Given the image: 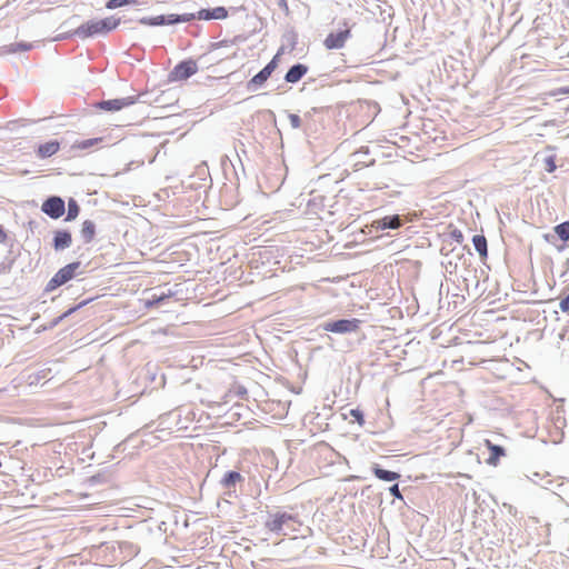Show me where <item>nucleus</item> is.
I'll use <instances>...</instances> for the list:
<instances>
[{
    "instance_id": "c85d7f7f",
    "label": "nucleus",
    "mask_w": 569,
    "mask_h": 569,
    "mask_svg": "<svg viewBox=\"0 0 569 569\" xmlns=\"http://www.w3.org/2000/svg\"><path fill=\"white\" fill-rule=\"evenodd\" d=\"M287 46L290 50H293L298 43V34L295 31H290L283 36Z\"/></svg>"
},
{
    "instance_id": "9b49d317",
    "label": "nucleus",
    "mask_w": 569,
    "mask_h": 569,
    "mask_svg": "<svg viewBox=\"0 0 569 569\" xmlns=\"http://www.w3.org/2000/svg\"><path fill=\"white\" fill-rule=\"evenodd\" d=\"M186 17L190 18V21L199 19V20H223L228 18L229 12L226 7H216V8H208V9H200L199 11L194 13H184Z\"/></svg>"
},
{
    "instance_id": "2f4dec72",
    "label": "nucleus",
    "mask_w": 569,
    "mask_h": 569,
    "mask_svg": "<svg viewBox=\"0 0 569 569\" xmlns=\"http://www.w3.org/2000/svg\"><path fill=\"white\" fill-rule=\"evenodd\" d=\"M236 40H221V41H218V42H212L209 47V50L210 51H213V50H217L219 48H222V47H229V46H232Z\"/></svg>"
},
{
    "instance_id": "72a5a7b5",
    "label": "nucleus",
    "mask_w": 569,
    "mask_h": 569,
    "mask_svg": "<svg viewBox=\"0 0 569 569\" xmlns=\"http://www.w3.org/2000/svg\"><path fill=\"white\" fill-rule=\"evenodd\" d=\"M389 492L390 495L396 498V499H400L402 500L403 497L400 492V489H399V485L398 483H393L390 488H389Z\"/></svg>"
},
{
    "instance_id": "4be33fe9",
    "label": "nucleus",
    "mask_w": 569,
    "mask_h": 569,
    "mask_svg": "<svg viewBox=\"0 0 569 569\" xmlns=\"http://www.w3.org/2000/svg\"><path fill=\"white\" fill-rule=\"evenodd\" d=\"M80 212V207L73 198H69L66 221L74 220Z\"/></svg>"
},
{
    "instance_id": "39448f33",
    "label": "nucleus",
    "mask_w": 569,
    "mask_h": 569,
    "mask_svg": "<svg viewBox=\"0 0 569 569\" xmlns=\"http://www.w3.org/2000/svg\"><path fill=\"white\" fill-rule=\"evenodd\" d=\"M190 22V18L182 14H160L157 17H142L139 23L143 26L158 27V26H172L177 23Z\"/></svg>"
},
{
    "instance_id": "a19ab883",
    "label": "nucleus",
    "mask_w": 569,
    "mask_h": 569,
    "mask_svg": "<svg viewBox=\"0 0 569 569\" xmlns=\"http://www.w3.org/2000/svg\"><path fill=\"white\" fill-rule=\"evenodd\" d=\"M46 376H47V375H46V371H44V370H42V371H40V372L37 375V379L46 378Z\"/></svg>"
},
{
    "instance_id": "393cba45",
    "label": "nucleus",
    "mask_w": 569,
    "mask_h": 569,
    "mask_svg": "<svg viewBox=\"0 0 569 569\" xmlns=\"http://www.w3.org/2000/svg\"><path fill=\"white\" fill-rule=\"evenodd\" d=\"M32 43L30 42H16V43H11L7 47V52L9 53H16V52H19V51H29L32 49Z\"/></svg>"
},
{
    "instance_id": "7ed1b4c3",
    "label": "nucleus",
    "mask_w": 569,
    "mask_h": 569,
    "mask_svg": "<svg viewBox=\"0 0 569 569\" xmlns=\"http://www.w3.org/2000/svg\"><path fill=\"white\" fill-rule=\"evenodd\" d=\"M80 267V261H73L59 269L46 284L44 292L54 291L57 288L73 279Z\"/></svg>"
},
{
    "instance_id": "c756f323",
    "label": "nucleus",
    "mask_w": 569,
    "mask_h": 569,
    "mask_svg": "<svg viewBox=\"0 0 569 569\" xmlns=\"http://www.w3.org/2000/svg\"><path fill=\"white\" fill-rule=\"evenodd\" d=\"M350 417H352L360 426L365 423V415L363 411L359 408L350 409L349 411Z\"/></svg>"
},
{
    "instance_id": "1a4fd4ad",
    "label": "nucleus",
    "mask_w": 569,
    "mask_h": 569,
    "mask_svg": "<svg viewBox=\"0 0 569 569\" xmlns=\"http://www.w3.org/2000/svg\"><path fill=\"white\" fill-rule=\"evenodd\" d=\"M41 211L51 219H59L66 212V202L59 196L48 197L41 204Z\"/></svg>"
},
{
    "instance_id": "79ce46f5",
    "label": "nucleus",
    "mask_w": 569,
    "mask_h": 569,
    "mask_svg": "<svg viewBox=\"0 0 569 569\" xmlns=\"http://www.w3.org/2000/svg\"><path fill=\"white\" fill-rule=\"evenodd\" d=\"M279 4H283L284 7H287L286 0H280Z\"/></svg>"
},
{
    "instance_id": "6e6552de",
    "label": "nucleus",
    "mask_w": 569,
    "mask_h": 569,
    "mask_svg": "<svg viewBox=\"0 0 569 569\" xmlns=\"http://www.w3.org/2000/svg\"><path fill=\"white\" fill-rule=\"evenodd\" d=\"M198 72V64L194 60L180 61L169 73L170 81L187 80Z\"/></svg>"
},
{
    "instance_id": "ddd939ff",
    "label": "nucleus",
    "mask_w": 569,
    "mask_h": 569,
    "mask_svg": "<svg viewBox=\"0 0 569 569\" xmlns=\"http://www.w3.org/2000/svg\"><path fill=\"white\" fill-rule=\"evenodd\" d=\"M244 478L241 476L240 472L236 470H229L221 478L220 486L223 489H227L229 492L236 491L237 483L242 482Z\"/></svg>"
},
{
    "instance_id": "20e7f679",
    "label": "nucleus",
    "mask_w": 569,
    "mask_h": 569,
    "mask_svg": "<svg viewBox=\"0 0 569 569\" xmlns=\"http://www.w3.org/2000/svg\"><path fill=\"white\" fill-rule=\"evenodd\" d=\"M361 323L362 321L357 318L338 319L326 321L320 325V328L332 333L349 335L357 332L360 329Z\"/></svg>"
},
{
    "instance_id": "f03ea898",
    "label": "nucleus",
    "mask_w": 569,
    "mask_h": 569,
    "mask_svg": "<svg viewBox=\"0 0 569 569\" xmlns=\"http://www.w3.org/2000/svg\"><path fill=\"white\" fill-rule=\"evenodd\" d=\"M293 523H298L297 516L286 512L276 511L269 513V517L264 523L266 528L277 535H287L286 530H295Z\"/></svg>"
},
{
    "instance_id": "c9c22d12",
    "label": "nucleus",
    "mask_w": 569,
    "mask_h": 569,
    "mask_svg": "<svg viewBox=\"0 0 569 569\" xmlns=\"http://www.w3.org/2000/svg\"><path fill=\"white\" fill-rule=\"evenodd\" d=\"M548 476V473L546 475H541L540 472H533L530 477H528L532 482L535 483H539L540 480H543V478Z\"/></svg>"
},
{
    "instance_id": "e433bc0d",
    "label": "nucleus",
    "mask_w": 569,
    "mask_h": 569,
    "mask_svg": "<svg viewBox=\"0 0 569 569\" xmlns=\"http://www.w3.org/2000/svg\"><path fill=\"white\" fill-rule=\"evenodd\" d=\"M546 163H547V171L548 172H553L556 170V163H555V160L552 157H548L546 159Z\"/></svg>"
},
{
    "instance_id": "f704fd0d",
    "label": "nucleus",
    "mask_w": 569,
    "mask_h": 569,
    "mask_svg": "<svg viewBox=\"0 0 569 569\" xmlns=\"http://www.w3.org/2000/svg\"><path fill=\"white\" fill-rule=\"evenodd\" d=\"M559 308L562 312L569 311V293L563 299H561Z\"/></svg>"
},
{
    "instance_id": "cd10ccee",
    "label": "nucleus",
    "mask_w": 569,
    "mask_h": 569,
    "mask_svg": "<svg viewBox=\"0 0 569 569\" xmlns=\"http://www.w3.org/2000/svg\"><path fill=\"white\" fill-rule=\"evenodd\" d=\"M101 141H102V138L86 139V140L77 142L74 144V147L78 149H81V150H86V149H89V148L100 143Z\"/></svg>"
},
{
    "instance_id": "58836bf2",
    "label": "nucleus",
    "mask_w": 569,
    "mask_h": 569,
    "mask_svg": "<svg viewBox=\"0 0 569 569\" xmlns=\"http://www.w3.org/2000/svg\"><path fill=\"white\" fill-rule=\"evenodd\" d=\"M247 393V389L244 387H238L237 395L244 396Z\"/></svg>"
},
{
    "instance_id": "b1692460",
    "label": "nucleus",
    "mask_w": 569,
    "mask_h": 569,
    "mask_svg": "<svg viewBox=\"0 0 569 569\" xmlns=\"http://www.w3.org/2000/svg\"><path fill=\"white\" fill-rule=\"evenodd\" d=\"M553 230L561 241L567 242L569 240V221L557 224Z\"/></svg>"
},
{
    "instance_id": "aec40b11",
    "label": "nucleus",
    "mask_w": 569,
    "mask_h": 569,
    "mask_svg": "<svg viewBox=\"0 0 569 569\" xmlns=\"http://www.w3.org/2000/svg\"><path fill=\"white\" fill-rule=\"evenodd\" d=\"M84 243H90L96 237V223L92 220H84L80 230Z\"/></svg>"
},
{
    "instance_id": "dca6fc26",
    "label": "nucleus",
    "mask_w": 569,
    "mask_h": 569,
    "mask_svg": "<svg viewBox=\"0 0 569 569\" xmlns=\"http://www.w3.org/2000/svg\"><path fill=\"white\" fill-rule=\"evenodd\" d=\"M485 443L488 450L490 451V456L487 459V463L490 466H497L500 458L506 456L505 448L500 445L492 443L490 440H486Z\"/></svg>"
},
{
    "instance_id": "412c9836",
    "label": "nucleus",
    "mask_w": 569,
    "mask_h": 569,
    "mask_svg": "<svg viewBox=\"0 0 569 569\" xmlns=\"http://www.w3.org/2000/svg\"><path fill=\"white\" fill-rule=\"evenodd\" d=\"M472 244L481 258H487L488 243H487V239L483 234H475L472 237Z\"/></svg>"
},
{
    "instance_id": "9d476101",
    "label": "nucleus",
    "mask_w": 569,
    "mask_h": 569,
    "mask_svg": "<svg viewBox=\"0 0 569 569\" xmlns=\"http://www.w3.org/2000/svg\"><path fill=\"white\" fill-rule=\"evenodd\" d=\"M142 94H139L137 97L130 96L124 98H117V99H110V100H101L97 102L96 107L104 110V111H119L126 107L132 106L136 102L140 100V97Z\"/></svg>"
},
{
    "instance_id": "0eeeda50",
    "label": "nucleus",
    "mask_w": 569,
    "mask_h": 569,
    "mask_svg": "<svg viewBox=\"0 0 569 569\" xmlns=\"http://www.w3.org/2000/svg\"><path fill=\"white\" fill-rule=\"evenodd\" d=\"M341 24L343 28H340L336 32H330L326 37L323 44L328 50H337L343 48L346 41L351 38V29L348 26V22L343 20Z\"/></svg>"
},
{
    "instance_id": "473e14b6",
    "label": "nucleus",
    "mask_w": 569,
    "mask_h": 569,
    "mask_svg": "<svg viewBox=\"0 0 569 569\" xmlns=\"http://www.w3.org/2000/svg\"><path fill=\"white\" fill-rule=\"evenodd\" d=\"M288 119L293 129H298L301 127V118L296 113H288Z\"/></svg>"
},
{
    "instance_id": "6ab92c4d",
    "label": "nucleus",
    "mask_w": 569,
    "mask_h": 569,
    "mask_svg": "<svg viewBox=\"0 0 569 569\" xmlns=\"http://www.w3.org/2000/svg\"><path fill=\"white\" fill-rule=\"evenodd\" d=\"M372 472L378 479H380L382 481H387V482H391V481L398 480L400 478V473H398L396 471L383 469L378 463H375L372 466Z\"/></svg>"
},
{
    "instance_id": "f3484780",
    "label": "nucleus",
    "mask_w": 569,
    "mask_h": 569,
    "mask_svg": "<svg viewBox=\"0 0 569 569\" xmlns=\"http://www.w3.org/2000/svg\"><path fill=\"white\" fill-rule=\"evenodd\" d=\"M176 295V291L171 289H161L159 292H153L150 298L147 300L146 305L148 307H158L162 305L166 300L170 299Z\"/></svg>"
},
{
    "instance_id": "f8f14e48",
    "label": "nucleus",
    "mask_w": 569,
    "mask_h": 569,
    "mask_svg": "<svg viewBox=\"0 0 569 569\" xmlns=\"http://www.w3.org/2000/svg\"><path fill=\"white\" fill-rule=\"evenodd\" d=\"M72 244V234L67 229H58L53 231L52 247L56 251H62Z\"/></svg>"
},
{
    "instance_id": "a211bd4d",
    "label": "nucleus",
    "mask_w": 569,
    "mask_h": 569,
    "mask_svg": "<svg viewBox=\"0 0 569 569\" xmlns=\"http://www.w3.org/2000/svg\"><path fill=\"white\" fill-rule=\"evenodd\" d=\"M270 78V74H268L263 69H261L257 74H254L248 82H247V90L249 92H256L259 90L266 81Z\"/></svg>"
},
{
    "instance_id": "5701e85b",
    "label": "nucleus",
    "mask_w": 569,
    "mask_h": 569,
    "mask_svg": "<svg viewBox=\"0 0 569 569\" xmlns=\"http://www.w3.org/2000/svg\"><path fill=\"white\" fill-rule=\"evenodd\" d=\"M93 299H87V300H83L81 301L80 303H78L77 306L74 307H71L69 308L67 311H64L61 316H59L57 319L53 320L52 322V326H56L58 325L61 320H63L64 318L71 316L73 312H76L77 310L81 309L82 307L87 306L89 302H91Z\"/></svg>"
},
{
    "instance_id": "423d86ee",
    "label": "nucleus",
    "mask_w": 569,
    "mask_h": 569,
    "mask_svg": "<svg viewBox=\"0 0 569 569\" xmlns=\"http://www.w3.org/2000/svg\"><path fill=\"white\" fill-rule=\"evenodd\" d=\"M406 220L400 214H389L378 218L372 221L371 227L376 232H383V234L390 236L391 230H397L405 224Z\"/></svg>"
},
{
    "instance_id": "4c0bfd02",
    "label": "nucleus",
    "mask_w": 569,
    "mask_h": 569,
    "mask_svg": "<svg viewBox=\"0 0 569 569\" xmlns=\"http://www.w3.org/2000/svg\"><path fill=\"white\" fill-rule=\"evenodd\" d=\"M7 240V233L2 226H0V243H4Z\"/></svg>"
},
{
    "instance_id": "bb28decb",
    "label": "nucleus",
    "mask_w": 569,
    "mask_h": 569,
    "mask_svg": "<svg viewBox=\"0 0 569 569\" xmlns=\"http://www.w3.org/2000/svg\"><path fill=\"white\" fill-rule=\"evenodd\" d=\"M283 50L284 47L282 46L277 52V54L262 68L268 74L271 76L276 68L278 67V59L279 56L283 52Z\"/></svg>"
},
{
    "instance_id": "37998d69",
    "label": "nucleus",
    "mask_w": 569,
    "mask_h": 569,
    "mask_svg": "<svg viewBox=\"0 0 569 569\" xmlns=\"http://www.w3.org/2000/svg\"><path fill=\"white\" fill-rule=\"evenodd\" d=\"M545 238H546L547 241H549L550 236L546 234Z\"/></svg>"
},
{
    "instance_id": "a878e982",
    "label": "nucleus",
    "mask_w": 569,
    "mask_h": 569,
    "mask_svg": "<svg viewBox=\"0 0 569 569\" xmlns=\"http://www.w3.org/2000/svg\"><path fill=\"white\" fill-rule=\"evenodd\" d=\"M137 3H138V0H108L106 3V8L109 10H113L117 8H121V7L130 6V4H137Z\"/></svg>"
},
{
    "instance_id": "ea45409f",
    "label": "nucleus",
    "mask_w": 569,
    "mask_h": 569,
    "mask_svg": "<svg viewBox=\"0 0 569 569\" xmlns=\"http://www.w3.org/2000/svg\"><path fill=\"white\" fill-rule=\"evenodd\" d=\"M552 483L551 479H548L545 483H541V487L545 489H549V486Z\"/></svg>"
},
{
    "instance_id": "7c9ffc66",
    "label": "nucleus",
    "mask_w": 569,
    "mask_h": 569,
    "mask_svg": "<svg viewBox=\"0 0 569 569\" xmlns=\"http://www.w3.org/2000/svg\"><path fill=\"white\" fill-rule=\"evenodd\" d=\"M449 237L459 244H461L465 240L462 231L457 228L449 232Z\"/></svg>"
},
{
    "instance_id": "4468645a",
    "label": "nucleus",
    "mask_w": 569,
    "mask_h": 569,
    "mask_svg": "<svg viewBox=\"0 0 569 569\" xmlns=\"http://www.w3.org/2000/svg\"><path fill=\"white\" fill-rule=\"evenodd\" d=\"M60 150V142L58 140H50L41 143L36 150V156L39 159H47L54 156Z\"/></svg>"
},
{
    "instance_id": "2eb2a0df",
    "label": "nucleus",
    "mask_w": 569,
    "mask_h": 569,
    "mask_svg": "<svg viewBox=\"0 0 569 569\" xmlns=\"http://www.w3.org/2000/svg\"><path fill=\"white\" fill-rule=\"evenodd\" d=\"M308 72V67L303 63H296L289 68L284 74V81L288 83L299 82Z\"/></svg>"
},
{
    "instance_id": "f257e3e1",
    "label": "nucleus",
    "mask_w": 569,
    "mask_h": 569,
    "mask_svg": "<svg viewBox=\"0 0 569 569\" xmlns=\"http://www.w3.org/2000/svg\"><path fill=\"white\" fill-rule=\"evenodd\" d=\"M121 20L120 18L107 17L100 20H88L80 24L73 34L80 39L92 38L96 36H106L110 31L114 30Z\"/></svg>"
}]
</instances>
